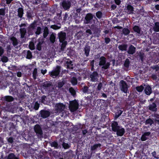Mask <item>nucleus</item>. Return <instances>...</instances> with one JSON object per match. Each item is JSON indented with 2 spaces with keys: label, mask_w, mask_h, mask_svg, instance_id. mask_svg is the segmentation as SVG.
<instances>
[{
  "label": "nucleus",
  "mask_w": 159,
  "mask_h": 159,
  "mask_svg": "<svg viewBox=\"0 0 159 159\" xmlns=\"http://www.w3.org/2000/svg\"><path fill=\"white\" fill-rule=\"evenodd\" d=\"M144 56V53L141 52H140L138 54V56L142 62L143 61Z\"/></svg>",
  "instance_id": "obj_41"
},
{
  "label": "nucleus",
  "mask_w": 159,
  "mask_h": 159,
  "mask_svg": "<svg viewBox=\"0 0 159 159\" xmlns=\"http://www.w3.org/2000/svg\"><path fill=\"white\" fill-rule=\"evenodd\" d=\"M86 33L87 36H89L90 35L92 34V33L90 29H87L86 30Z\"/></svg>",
  "instance_id": "obj_62"
},
{
  "label": "nucleus",
  "mask_w": 159,
  "mask_h": 159,
  "mask_svg": "<svg viewBox=\"0 0 159 159\" xmlns=\"http://www.w3.org/2000/svg\"><path fill=\"white\" fill-rule=\"evenodd\" d=\"M61 70V66L57 65L51 71L49 72V74L51 77L55 78L59 75Z\"/></svg>",
  "instance_id": "obj_3"
},
{
  "label": "nucleus",
  "mask_w": 159,
  "mask_h": 159,
  "mask_svg": "<svg viewBox=\"0 0 159 159\" xmlns=\"http://www.w3.org/2000/svg\"><path fill=\"white\" fill-rule=\"evenodd\" d=\"M65 65L67 69H73L74 68V65L72 61L70 59H67L65 61Z\"/></svg>",
  "instance_id": "obj_12"
},
{
  "label": "nucleus",
  "mask_w": 159,
  "mask_h": 159,
  "mask_svg": "<svg viewBox=\"0 0 159 159\" xmlns=\"http://www.w3.org/2000/svg\"><path fill=\"white\" fill-rule=\"evenodd\" d=\"M120 88L121 90L125 93L129 92L128 85L126 82L124 80H122L120 81Z\"/></svg>",
  "instance_id": "obj_5"
},
{
  "label": "nucleus",
  "mask_w": 159,
  "mask_h": 159,
  "mask_svg": "<svg viewBox=\"0 0 159 159\" xmlns=\"http://www.w3.org/2000/svg\"><path fill=\"white\" fill-rule=\"evenodd\" d=\"M134 8L130 3H126L125 6L124 11L128 14H132L134 13Z\"/></svg>",
  "instance_id": "obj_6"
},
{
  "label": "nucleus",
  "mask_w": 159,
  "mask_h": 159,
  "mask_svg": "<svg viewBox=\"0 0 159 159\" xmlns=\"http://www.w3.org/2000/svg\"><path fill=\"white\" fill-rule=\"evenodd\" d=\"M120 126L119 125L118 122L115 121H112L111 125L112 130L114 132L118 128H120Z\"/></svg>",
  "instance_id": "obj_17"
},
{
  "label": "nucleus",
  "mask_w": 159,
  "mask_h": 159,
  "mask_svg": "<svg viewBox=\"0 0 159 159\" xmlns=\"http://www.w3.org/2000/svg\"><path fill=\"white\" fill-rule=\"evenodd\" d=\"M41 28L40 26H38L36 29V30L35 32V34L36 35V36L37 37L41 33Z\"/></svg>",
  "instance_id": "obj_39"
},
{
  "label": "nucleus",
  "mask_w": 159,
  "mask_h": 159,
  "mask_svg": "<svg viewBox=\"0 0 159 159\" xmlns=\"http://www.w3.org/2000/svg\"><path fill=\"white\" fill-rule=\"evenodd\" d=\"M49 30L47 27H45L43 30V36L44 38H46L49 34Z\"/></svg>",
  "instance_id": "obj_32"
},
{
  "label": "nucleus",
  "mask_w": 159,
  "mask_h": 159,
  "mask_svg": "<svg viewBox=\"0 0 159 159\" xmlns=\"http://www.w3.org/2000/svg\"><path fill=\"white\" fill-rule=\"evenodd\" d=\"M130 62L129 60L127 58L125 59L124 63V66L127 68H128L129 66Z\"/></svg>",
  "instance_id": "obj_43"
},
{
  "label": "nucleus",
  "mask_w": 159,
  "mask_h": 159,
  "mask_svg": "<svg viewBox=\"0 0 159 159\" xmlns=\"http://www.w3.org/2000/svg\"><path fill=\"white\" fill-rule=\"evenodd\" d=\"M26 16L28 19H31L34 16V12L32 10H28L26 12Z\"/></svg>",
  "instance_id": "obj_21"
},
{
  "label": "nucleus",
  "mask_w": 159,
  "mask_h": 159,
  "mask_svg": "<svg viewBox=\"0 0 159 159\" xmlns=\"http://www.w3.org/2000/svg\"><path fill=\"white\" fill-rule=\"evenodd\" d=\"M2 100L7 102H11L14 101V98L11 96H6L2 98Z\"/></svg>",
  "instance_id": "obj_26"
},
{
  "label": "nucleus",
  "mask_w": 159,
  "mask_h": 159,
  "mask_svg": "<svg viewBox=\"0 0 159 159\" xmlns=\"http://www.w3.org/2000/svg\"><path fill=\"white\" fill-rule=\"evenodd\" d=\"M150 132H144L143 134L142 135L141 139L142 141H144L146 140L148 138L147 137L150 134Z\"/></svg>",
  "instance_id": "obj_24"
},
{
  "label": "nucleus",
  "mask_w": 159,
  "mask_h": 159,
  "mask_svg": "<svg viewBox=\"0 0 159 159\" xmlns=\"http://www.w3.org/2000/svg\"><path fill=\"white\" fill-rule=\"evenodd\" d=\"M143 89L144 87L142 85H141L139 86H137L136 87V90L139 92H142Z\"/></svg>",
  "instance_id": "obj_53"
},
{
  "label": "nucleus",
  "mask_w": 159,
  "mask_h": 159,
  "mask_svg": "<svg viewBox=\"0 0 159 159\" xmlns=\"http://www.w3.org/2000/svg\"><path fill=\"white\" fill-rule=\"evenodd\" d=\"M69 91L71 95L75 97L76 95V92L75 90L72 87H71L69 88Z\"/></svg>",
  "instance_id": "obj_45"
},
{
  "label": "nucleus",
  "mask_w": 159,
  "mask_h": 159,
  "mask_svg": "<svg viewBox=\"0 0 159 159\" xmlns=\"http://www.w3.org/2000/svg\"><path fill=\"white\" fill-rule=\"evenodd\" d=\"M65 84V83L63 81H60L57 83V87L60 89Z\"/></svg>",
  "instance_id": "obj_55"
},
{
  "label": "nucleus",
  "mask_w": 159,
  "mask_h": 159,
  "mask_svg": "<svg viewBox=\"0 0 159 159\" xmlns=\"http://www.w3.org/2000/svg\"><path fill=\"white\" fill-rule=\"evenodd\" d=\"M50 145L52 147H54L55 148H58V143L56 141H54L51 143Z\"/></svg>",
  "instance_id": "obj_44"
},
{
  "label": "nucleus",
  "mask_w": 159,
  "mask_h": 159,
  "mask_svg": "<svg viewBox=\"0 0 159 159\" xmlns=\"http://www.w3.org/2000/svg\"><path fill=\"white\" fill-rule=\"evenodd\" d=\"M114 132L116 133L118 136H122L124 134L125 131V129L120 126V128L117 129Z\"/></svg>",
  "instance_id": "obj_16"
},
{
  "label": "nucleus",
  "mask_w": 159,
  "mask_h": 159,
  "mask_svg": "<svg viewBox=\"0 0 159 159\" xmlns=\"http://www.w3.org/2000/svg\"><path fill=\"white\" fill-rule=\"evenodd\" d=\"M136 48L132 45L130 44L129 46L127 52L129 54L133 55L136 52Z\"/></svg>",
  "instance_id": "obj_18"
},
{
  "label": "nucleus",
  "mask_w": 159,
  "mask_h": 159,
  "mask_svg": "<svg viewBox=\"0 0 159 159\" xmlns=\"http://www.w3.org/2000/svg\"><path fill=\"white\" fill-rule=\"evenodd\" d=\"M29 48L31 50H33L34 49L35 47L34 44L33 43H30L29 45Z\"/></svg>",
  "instance_id": "obj_64"
},
{
  "label": "nucleus",
  "mask_w": 159,
  "mask_h": 159,
  "mask_svg": "<svg viewBox=\"0 0 159 159\" xmlns=\"http://www.w3.org/2000/svg\"><path fill=\"white\" fill-rule=\"evenodd\" d=\"M145 123L146 124H149L150 125H151L154 123V121L151 119L149 118L146 120Z\"/></svg>",
  "instance_id": "obj_48"
},
{
  "label": "nucleus",
  "mask_w": 159,
  "mask_h": 159,
  "mask_svg": "<svg viewBox=\"0 0 159 159\" xmlns=\"http://www.w3.org/2000/svg\"><path fill=\"white\" fill-rule=\"evenodd\" d=\"M65 107V106L62 103H57L55 105L56 110L58 112H62Z\"/></svg>",
  "instance_id": "obj_10"
},
{
  "label": "nucleus",
  "mask_w": 159,
  "mask_h": 159,
  "mask_svg": "<svg viewBox=\"0 0 159 159\" xmlns=\"http://www.w3.org/2000/svg\"><path fill=\"white\" fill-rule=\"evenodd\" d=\"M61 43V50H63L66 47V46L67 44L66 41H64L62 42H60Z\"/></svg>",
  "instance_id": "obj_52"
},
{
  "label": "nucleus",
  "mask_w": 159,
  "mask_h": 159,
  "mask_svg": "<svg viewBox=\"0 0 159 159\" xmlns=\"http://www.w3.org/2000/svg\"><path fill=\"white\" fill-rule=\"evenodd\" d=\"M66 33L65 32H61L60 33L58 34V37L60 42H62L65 41L66 39Z\"/></svg>",
  "instance_id": "obj_19"
},
{
  "label": "nucleus",
  "mask_w": 159,
  "mask_h": 159,
  "mask_svg": "<svg viewBox=\"0 0 159 159\" xmlns=\"http://www.w3.org/2000/svg\"><path fill=\"white\" fill-rule=\"evenodd\" d=\"M99 60V65L100 66H102V69L107 70L109 68L110 64L109 62H106V58L105 57L101 56Z\"/></svg>",
  "instance_id": "obj_1"
},
{
  "label": "nucleus",
  "mask_w": 159,
  "mask_h": 159,
  "mask_svg": "<svg viewBox=\"0 0 159 159\" xmlns=\"http://www.w3.org/2000/svg\"><path fill=\"white\" fill-rule=\"evenodd\" d=\"M17 16L22 19L24 13V9L22 7H19L17 9Z\"/></svg>",
  "instance_id": "obj_25"
},
{
  "label": "nucleus",
  "mask_w": 159,
  "mask_h": 159,
  "mask_svg": "<svg viewBox=\"0 0 159 159\" xmlns=\"http://www.w3.org/2000/svg\"><path fill=\"white\" fill-rule=\"evenodd\" d=\"M39 113L41 116L43 118H45L48 117L50 115V112L49 111L44 110H41Z\"/></svg>",
  "instance_id": "obj_14"
},
{
  "label": "nucleus",
  "mask_w": 159,
  "mask_h": 159,
  "mask_svg": "<svg viewBox=\"0 0 159 159\" xmlns=\"http://www.w3.org/2000/svg\"><path fill=\"white\" fill-rule=\"evenodd\" d=\"M128 45L127 44L120 45L118 47L119 49L121 51H126Z\"/></svg>",
  "instance_id": "obj_30"
},
{
  "label": "nucleus",
  "mask_w": 159,
  "mask_h": 159,
  "mask_svg": "<svg viewBox=\"0 0 159 159\" xmlns=\"http://www.w3.org/2000/svg\"><path fill=\"white\" fill-rule=\"evenodd\" d=\"M24 52L26 55V58L28 59H30L32 58V54L31 52L30 51L24 50Z\"/></svg>",
  "instance_id": "obj_29"
},
{
  "label": "nucleus",
  "mask_w": 159,
  "mask_h": 159,
  "mask_svg": "<svg viewBox=\"0 0 159 159\" xmlns=\"http://www.w3.org/2000/svg\"><path fill=\"white\" fill-rule=\"evenodd\" d=\"M90 51V47L88 45H86L84 48V53L87 57L89 56V52Z\"/></svg>",
  "instance_id": "obj_22"
},
{
  "label": "nucleus",
  "mask_w": 159,
  "mask_h": 159,
  "mask_svg": "<svg viewBox=\"0 0 159 159\" xmlns=\"http://www.w3.org/2000/svg\"><path fill=\"white\" fill-rule=\"evenodd\" d=\"M56 39V36L55 34L54 33H52L50 35L49 40L52 43H53L55 41Z\"/></svg>",
  "instance_id": "obj_34"
},
{
  "label": "nucleus",
  "mask_w": 159,
  "mask_h": 159,
  "mask_svg": "<svg viewBox=\"0 0 159 159\" xmlns=\"http://www.w3.org/2000/svg\"><path fill=\"white\" fill-rule=\"evenodd\" d=\"M89 88L86 86H84L82 89L83 92L84 93H88L89 91L88 90Z\"/></svg>",
  "instance_id": "obj_54"
},
{
  "label": "nucleus",
  "mask_w": 159,
  "mask_h": 159,
  "mask_svg": "<svg viewBox=\"0 0 159 159\" xmlns=\"http://www.w3.org/2000/svg\"><path fill=\"white\" fill-rule=\"evenodd\" d=\"M5 14V10L4 8L0 9V16H4Z\"/></svg>",
  "instance_id": "obj_57"
},
{
  "label": "nucleus",
  "mask_w": 159,
  "mask_h": 159,
  "mask_svg": "<svg viewBox=\"0 0 159 159\" xmlns=\"http://www.w3.org/2000/svg\"><path fill=\"white\" fill-rule=\"evenodd\" d=\"M93 17V16L92 13H89L87 14L84 18L85 23L86 24L90 23Z\"/></svg>",
  "instance_id": "obj_13"
},
{
  "label": "nucleus",
  "mask_w": 159,
  "mask_h": 159,
  "mask_svg": "<svg viewBox=\"0 0 159 159\" xmlns=\"http://www.w3.org/2000/svg\"><path fill=\"white\" fill-rule=\"evenodd\" d=\"M39 104L38 102H36L35 103L34 106V109L35 110H38L39 107Z\"/></svg>",
  "instance_id": "obj_58"
},
{
  "label": "nucleus",
  "mask_w": 159,
  "mask_h": 159,
  "mask_svg": "<svg viewBox=\"0 0 159 159\" xmlns=\"http://www.w3.org/2000/svg\"><path fill=\"white\" fill-rule=\"evenodd\" d=\"M147 109L152 112H156L157 110L156 102H154L152 104H150L148 106Z\"/></svg>",
  "instance_id": "obj_8"
},
{
  "label": "nucleus",
  "mask_w": 159,
  "mask_h": 159,
  "mask_svg": "<svg viewBox=\"0 0 159 159\" xmlns=\"http://www.w3.org/2000/svg\"><path fill=\"white\" fill-rule=\"evenodd\" d=\"M71 5L70 1L64 0L61 3V6L64 10H67L70 7Z\"/></svg>",
  "instance_id": "obj_11"
},
{
  "label": "nucleus",
  "mask_w": 159,
  "mask_h": 159,
  "mask_svg": "<svg viewBox=\"0 0 159 159\" xmlns=\"http://www.w3.org/2000/svg\"><path fill=\"white\" fill-rule=\"evenodd\" d=\"M105 42L106 44H108L111 41V39L108 37H106L104 39Z\"/></svg>",
  "instance_id": "obj_63"
},
{
  "label": "nucleus",
  "mask_w": 159,
  "mask_h": 159,
  "mask_svg": "<svg viewBox=\"0 0 159 159\" xmlns=\"http://www.w3.org/2000/svg\"><path fill=\"white\" fill-rule=\"evenodd\" d=\"M62 145L63 148L65 149H67L70 147L69 144L67 143H65L64 142L63 143Z\"/></svg>",
  "instance_id": "obj_61"
},
{
  "label": "nucleus",
  "mask_w": 159,
  "mask_h": 159,
  "mask_svg": "<svg viewBox=\"0 0 159 159\" xmlns=\"http://www.w3.org/2000/svg\"><path fill=\"white\" fill-rule=\"evenodd\" d=\"M37 26V23L35 21L30 25L27 30L28 33L29 35H32L34 34L35 33L34 30Z\"/></svg>",
  "instance_id": "obj_4"
},
{
  "label": "nucleus",
  "mask_w": 159,
  "mask_h": 159,
  "mask_svg": "<svg viewBox=\"0 0 159 159\" xmlns=\"http://www.w3.org/2000/svg\"><path fill=\"white\" fill-rule=\"evenodd\" d=\"M46 97L45 95H43L41 98V102L44 104H47L48 103V101L46 100Z\"/></svg>",
  "instance_id": "obj_40"
},
{
  "label": "nucleus",
  "mask_w": 159,
  "mask_h": 159,
  "mask_svg": "<svg viewBox=\"0 0 159 159\" xmlns=\"http://www.w3.org/2000/svg\"><path fill=\"white\" fill-rule=\"evenodd\" d=\"M153 30L155 32H159V22H157L155 23L153 27Z\"/></svg>",
  "instance_id": "obj_35"
},
{
  "label": "nucleus",
  "mask_w": 159,
  "mask_h": 159,
  "mask_svg": "<svg viewBox=\"0 0 159 159\" xmlns=\"http://www.w3.org/2000/svg\"><path fill=\"white\" fill-rule=\"evenodd\" d=\"M96 15L97 17L99 19L102 18V13L101 11H97L96 13Z\"/></svg>",
  "instance_id": "obj_51"
},
{
  "label": "nucleus",
  "mask_w": 159,
  "mask_h": 159,
  "mask_svg": "<svg viewBox=\"0 0 159 159\" xmlns=\"http://www.w3.org/2000/svg\"><path fill=\"white\" fill-rule=\"evenodd\" d=\"M31 2L34 5H38L41 2V0H31Z\"/></svg>",
  "instance_id": "obj_56"
},
{
  "label": "nucleus",
  "mask_w": 159,
  "mask_h": 159,
  "mask_svg": "<svg viewBox=\"0 0 159 159\" xmlns=\"http://www.w3.org/2000/svg\"><path fill=\"white\" fill-rule=\"evenodd\" d=\"M102 145L100 143L95 144L91 147V150L92 151H96L97 150H100L101 149Z\"/></svg>",
  "instance_id": "obj_20"
},
{
  "label": "nucleus",
  "mask_w": 159,
  "mask_h": 159,
  "mask_svg": "<svg viewBox=\"0 0 159 159\" xmlns=\"http://www.w3.org/2000/svg\"><path fill=\"white\" fill-rule=\"evenodd\" d=\"M7 159H19V158L16 157L13 153H10L8 155Z\"/></svg>",
  "instance_id": "obj_36"
},
{
  "label": "nucleus",
  "mask_w": 159,
  "mask_h": 159,
  "mask_svg": "<svg viewBox=\"0 0 159 159\" xmlns=\"http://www.w3.org/2000/svg\"><path fill=\"white\" fill-rule=\"evenodd\" d=\"M123 111L120 109L117 110L114 116V120H116L122 114Z\"/></svg>",
  "instance_id": "obj_28"
},
{
  "label": "nucleus",
  "mask_w": 159,
  "mask_h": 159,
  "mask_svg": "<svg viewBox=\"0 0 159 159\" xmlns=\"http://www.w3.org/2000/svg\"><path fill=\"white\" fill-rule=\"evenodd\" d=\"M134 31L136 33L139 34H140L141 29L138 25H134L133 28Z\"/></svg>",
  "instance_id": "obj_31"
},
{
  "label": "nucleus",
  "mask_w": 159,
  "mask_h": 159,
  "mask_svg": "<svg viewBox=\"0 0 159 159\" xmlns=\"http://www.w3.org/2000/svg\"><path fill=\"white\" fill-rule=\"evenodd\" d=\"M43 44V42L39 41L37 45L36 49L38 51H40L41 49V45Z\"/></svg>",
  "instance_id": "obj_49"
},
{
  "label": "nucleus",
  "mask_w": 159,
  "mask_h": 159,
  "mask_svg": "<svg viewBox=\"0 0 159 159\" xmlns=\"http://www.w3.org/2000/svg\"><path fill=\"white\" fill-rule=\"evenodd\" d=\"M89 77L91 81H96L98 80V73L96 71H94L90 75Z\"/></svg>",
  "instance_id": "obj_9"
},
{
  "label": "nucleus",
  "mask_w": 159,
  "mask_h": 159,
  "mask_svg": "<svg viewBox=\"0 0 159 159\" xmlns=\"http://www.w3.org/2000/svg\"><path fill=\"white\" fill-rule=\"evenodd\" d=\"M34 130L38 138H41L43 136V132L41 127L39 125H36L34 127Z\"/></svg>",
  "instance_id": "obj_7"
},
{
  "label": "nucleus",
  "mask_w": 159,
  "mask_h": 159,
  "mask_svg": "<svg viewBox=\"0 0 159 159\" xmlns=\"http://www.w3.org/2000/svg\"><path fill=\"white\" fill-rule=\"evenodd\" d=\"M152 156L153 157L155 158L158 159H159V157L157 155V153L156 151H154L152 152Z\"/></svg>",
  "instance_id": "obj_60"
},
{
  "label": "nucleus",
  "mask_w": 159,
  "mask_h": 159,
  "mask_svg": "<svg viewBox=\"0 0 159 159\" xmlns=\"http://www.w3.org/2000/svg\"><path fill=\"white\" fill-rule=\"evenodd\" d=\"M145 93L148 95H150L152 93V88L149 85H147L144 89Z\"/></svg>",
  "instance_id": "obj_23"
},
{
  "label": "nucleus",
  "mask_w": 159,
  "mask_h": 159,
  "mask_svg": "<svg viewBox=\"0 0 159 159\" xmlns=\"http://www.w3.org/2000/svg\"><path fill=\"white\" fill-rule=\"evenodd\" d=\"M1 61L3 62H7L8 61V58L7 57L3 56L2 57Z\"/></svg>",
  "instance_id": "obj_59"
},
{
  "label": "nucleus",
  "mask_w": 159,
  "mask_h": 159,
  "mask_svg": "<svg viewBox=\"0 0 159 159\" xmlns=\"http://www.w3.org/2000/svg\"><path fill=\"white\" fill-rule=\"evenodd\" d=\"M52 85L51 83L49 81H46L44 82L42 84L43 88H47L50 87Z\"/></svg>",
  "instance_id": "obj_38"
},
{
  "label": "nucleus",
  "mask_w": 159,
  "mask_h": 159,
  "mask_svg": "<svg viewBox=\"0 0 159 159\" xmlns=\"http://www.w3.org/2000/svg\"><path fill=\"white\" fill-rule=\"evenodd\" d=\"M37 75V69L35 68L34 69L33 72V77L34 80L36 79Z\"/></svg>",
  "instance_id": "obj_46"
},
{
  "label": "nucleus",
  "mask_w": 159,
  "mask_h": 159,
  "mask_svg": "<svg viewBox=\"0 0 159 159\" xmlns=\"http://www.w3.org/2000/svg\"><path fill=\"white\" fill-rule=\"evenodd\" d=\"M79 103L75 99L70 101L69 105V108L70 111L72 112L76 111L79 108Z\"/></svg>",
  "instance_id": "obj_2"
},
{
  "label": "nucleus",
  "mask_w": 159,
  "mask_h": 159,
  "mask_svg": "<svg viewBox=\"0 0 159 159\" xmlns=\"http://www.w3.org/2000/svg\"><path fill=\"white\" fill-rule=\"evenodd\" d=\"M20 38L22 39L25 37L26 33V30L25 28H21L20 29Z\"/></svg>",
  "instance_id": "obj_27"
},
{
  "label": "nucleus",
  "mask_w": 159,
  "mask_h": 159,
  "mask_svg": "<svg viewBox=\"0 0 159 159\" xmlns=\"http://www.w3.org/2000/svg\"><path fill=\"white\" fill-rule=\"evenodd\" d=\"M9 91L10 93L11 92L14 93H16L18 91V90L16 88V86L15 85H13L10 88Z\"/></svg>",
  "instance_id": "obj_42"
},
{
  "label": "nucleus",
  "mask_w": 159,
  "mask_h": 159,
  "mask_svg": "<svg viewBox=\"0 0 159 159\" xmlns=\"http://www.w3.org/2000/svg\"><path fill=\"white\" fill-rule=\"evenodd\" d=\"M97 106L98 107L103 108L104 107H107V104L105 101L104 100L99 99L97 101Z\"/></svg>",
  "instance_id": "obj_15"
},
{
  "label": "nucleus",
  "mask_w": 159,
  "mask_h": 159,
  "mask_svg": "<svg viewBox=\"0 0 159 159\" xmlns=\"http://www.w3.org/2000/svg\"><path fill=\"white\" fill-rule=\"evenodd\" d=\"M130 33V31L128 28H125L123 29L122 34L125 35H128Z\"/></svg>",
  "instance_id": "obj_37"
},
{
  "label": "nucleus",
  "mask_w": 159,
  "mask_h": 159,
  "mask_svg": "<svg viewBox=\"0 0 159 159\" xmlns=\"http://www.w3.org/2000/svg\"><path fill=\"white\" fill-rule=\"evenodd\" d=\"M71 83L73 85H75L77 84V79L75 77H73L71 80Z\"/></svg>",
  "instance_id": "obj_47"
},
{
  "label": "nucleus",
  "mask_w": 159,
  "mask_h": 159,
  "mask_svg": "<svg viewBox=\"0 0 159 159\" xmlns=\"http://www.w3.org/2000/svg\"><path fill=\"white\" fill-rule=\"evenodd\" d=\"M10 40L12 41V44L15 47L18 45V43L17 39L14 36L11 37Z\"/></svg>",
  "instance_id": "obj_33"
},
{
  "label": "nucleus",
  "mask_w": 159,
  "mask_h": 159,
  "mask_svg": "<svg viewBox=\"0 0 159 159\" xmlns=\"http://www.w3.org/2000/svg\"><path fill=\"white\" fill-rule=\"evenodd\" d=\"M83 126V125H81V124H80L79 125H76L75 126L73 127V129L74 131H76L80 129H82Z\"/></svg>",
  "instance_id": "obj_50"
}]
</instances>
